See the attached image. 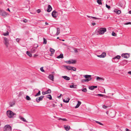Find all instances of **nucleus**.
I'll return each instance as SVG.
<instances>
[{"label":"nucleus","instance_id":"nucleus-1","mask_svg":"<svg viewBox=\"0 0 131 131\" xmlns=\"http://www.w3.org/2000/svg\"><path fill=\"white\" fill-rule=\"evenodd\" d=\"M6 114L8 117L10 118H11L13 117V116L16 115V114L13 113L12 111L8 110L7 111Z\"/></svg>","mask_w":131,"mask_h":131},{"label":"nucleus","instance_id":"nucleus-2","mask_svg":"<svg viewBox=\"0 0 131 131\" xmlns=\"http://www.w3.org/2000/svg\"><path fill=\"white\" fill-rule=\"evenodd\" d=\"M106 31V29L105 28H101L98 29V32L100 35L103 34Z\"/></svg>","mask_w":131,"mask_h":131},{"label":"nucleus","instance_id":"nucleus-3","mask_svg":"<svg viewBox=\"0 0 131 131\" xmlns=\"http://www.w3.org/2000/svg\"><path fill=\"white\" fill-rule=\"evenodd\" d=\"M12 128L9 125H6L4 127V131H11Z\"/></svg>","mask_w":131,"mask_h":131},{"label":"nucleus","instance_id":"nucleus-4","mask_svg":"<svg viewBox=\"0 0 131 131\" xmlns=\"http://www.w3.org/2000/svg\"><path fill=\"white\" fill-rule=\"evenodd\" d=\"M76 62L75 60H70L68 61H65V62L67 63L70 64L71 63L74 64Z\"/></svg>","mask_w":131,"mask_h":131},{"label":"nucleus","instance_id":"nucleus-5","mask_svg":"<svg viewBox=\"0 0 131 131\" xmlns=\"http://www.w3.org/2000/svg\"><path fill=\"white\" fill-rule=\"evenodd\" d=\"M108 116L111 118H113L115 116V113L114 111L110 112L108 114Z\"/></svg>","mask_w":131,"mask_h":131},{"label":"nucleus","instance_id":"nucleus-6","mask_svg":"<svg viewBox=\"0 0 131 131\" xmlns=\"http://www.w3.org/2000/svg\"><path fill=\"white\" fill-rule=\"evenodd\" d=\"M7 15V13L6 12H5V11L3 10H2V12H1L0 15L5 17H6Z\"/></svg>","mask_w":131,"mask_h":131},{"label":"nucleus","instance_id":"nucleus-7","mask_svg":"<svg viewBox=\"0 0 131 131\" xmlns=\"http://www.w3.org/2000/svg\"><path fill=\"white\" fill-rule=\"evenodd\" d=\"M122 56L126 58H128L129 57V54L127 53H123L122 54Z\"/></svg>","mask_w":131,"mask_h":131},{"label":"nucleus","instance_id":"nucleus-8","mask_svg":"<svg viewBox=\"0 0 131 131\" xmlns=\"http://www.w3.org/2000/svg\"><path fill=\"white\" fill-rule=\"evenodd\" d=\"M44 96H41L37 98L36 99V101L37 103H39L40 101L42 100L43 98L44 97Z\"/></svg>","mask_w":131,"mask_h":131},{"label":"nucleus","instance_id":"nucleus-9","mask_svg":"<svg viewBox=\"0 0 131 131\" xmlns=\"http://www.w3.org/2000/svg\"><path fill=\"white\" fill-rule=\"evenodd\" d=\"M51 93V90L49 89L46 92H42V94L43 95H44L46 94L50 93Z\"/></svg>","mask_w":131,"mask_h":131},{"label":"nucleus","instance_id":"nucleus-10","mask_svg":"<svg viewBox=\"0 0 131 131\" xmlns=\"http://www.w3.org/2000/svg\"><path fill=\"white\" fill-rule=\"evenodd\" d=\"M106 53L104 52H103L102 54L100 55H97V56L100 58H104L106 56Z\"/></svg>","mask_w":131,"mask_h":131},{"label":"nucleus","instance_id":"nucleus-11","mask_svg":"<svg viewBox=\"0 0 131 131\" xmlns=\"http://www.w3.org/2000/svg\"><path fill=\"white\" fill-rule=\"evenodd\" d=\"M57 13V12L56 11L54 10L53 11L52 13V16L54 18L57 17L56 14Z\"/></svg>","mask_w":131,"mask_h":131},{"label":"nucleus","instance_id":"nucleus-12","mask_svg":"<svg viewBox=\"0 0 131 131\" xmlns=\"http://www.w3.org/2000/svg\"><path fill=\"white\" fill-rule=\"evenodd\" d=\"M127 63V61L124 60L123 61L121 62V65L124 66Z\"/></svg>","mask_w":131,"mask_h":131},{"label":"nucleus","instance_id":"nucleus-13","mask_svg":"<svg viewBox=\"0 0 131 131\" xmlns=\"http://www.w3.org/2000/svg\"><path fill=\"white\" fill-rule=\"evenodd\" d=\"M52 9V8L51 6L49 5H48V8L47 9V11L48 12H50Z\"/></svg>","mask_w":131,"mask_h":131},{"label":"nucleus","instance_id":"nucleus-14","mask_svg":"<svg viewBox=\"0 0 131 131\" xmlns=\"http://www.w3.org/2000/svg\"><path fill=\"white\" fill-rule=\"evenodd\" d=\"M64 67L66 68L68 70H71L72 68H73V67H71L70 66H64Z\"/></svg>","mask_w":131,"mask_h":131},{"label":"nucleus","instance_id":"nucleus-15","mask_svg":"<svg viewBox=\"0 0 131 131\" xmlns=\"http://www.w3.org/2000/svg\"><path fill=\"white\" fill-rule=\"evenodd\" d=\"M64 127L66 131L69 130L70 128V127L68 125H64Z\"/></svg>","mask_w":131,"mask_h":131},{"label":"nucleus","instance_id":"nucleus-16","mask_svg":"<svg viewBox=\"0 0 131 131\" xmlns=\"http://www.w3.org/2000/svg\"><path fill=\"white\" fill-rule=\"evenodd\" d=\"M49 78L52 81H53L54 79V77L53 74H50L48 76Z\"/></svg>","mask_w":131,"mask_h":131},{"label":"nucleus","instance_id":"nucleus-17","mask_svg":"<svg viewBox=\"0 0 131 131\" xmlns=\"http://www.w3.org/2000/svg\"><path fill=\"white\" fill-rule=\"evenodd\" d=\"M97 88V86H89V89L91 90H93L95 88Z\"/></svg>","mask_w":131,"mask_h":131},{"label":"nucleus","instance_id":"nucleus-18","mask_svg":"<svg viewBox=\"0 0 131 131\" xmlns=\"http://www.w3.org/2000/svg\"><path fill=\"white\" fill-rule=\"evenodd\" d=\"M114 12L115 13L117 14H119L121 13V11L120 10H117V9H115L114 10Z\"/></svg>","mask_w":131,"mask_h":131},{"label":"nucleus","instance_id":"nucleus-19","mask_svg":"<svg viewBox=\"0 0 131 131\" xmlns=\"http://www.w3.org/2000/svg\"><path fill=\"white\" fill-rule=\"evenodd\" d=\"M50 51L51 53V54L50 55V56H52V55H53V54L54 53V52L55 50L54 49H53L51 48H50Z\"/></svg>","mask_w":131,"mask_h":131},{"label":"nucleus","instance_id":"nucleus-20","mask_svg":"<svg viewBox=\"0 0 131 131\" xmlns=\"http://www.w3.org/2000/svg\"><path fill=\"white\" fill-rule=\"evenodd\" d=\"M78 104L75 107V108H78L81 103V102L80 101H78Z\"/></svg>","mask_w":131,"mask_h":131},{"label":"nucleus","instance_id":"nucleus-21","mask_svg":"<svg viewBox=\"0 0 131 131\" xmlns=\"http://www.w3.org/2000/svg\"><path fill=\"white\" fill-rule=\"evenodd\" d=\"M62 77L64 79L67 80H69L70 79L69 77L66 76H62Z\"/></svg>","mask_w":131,"mask_h":131},{"label":"nucleus","instance_id":"nucleus-22","mask_svg":"<svg viewBox=\"0 0 131 131\" xmlns=\"http://www.w3.org/2000/svg\"><path fill=\"white\" fill-rule=\"evenodd\" d=\"M87 16L88 17V18H89L90 19L91 18H92L95 19H100V18H96V17H95L90 16H89L88 15H87Z\"/></svg>","mask_w":131,"mask_h":131},{"label":"nucleus","instance_id":"nucleus-23","mask_svg":"<svg viewBox=\"0 0 131 131\" xmlns=\"http://www.w3.org/2000/svg\"><path fill=\"white\" fill-rule=\"evenodd\" d=\"M36 48L33 47L31 49V52L32 53H34L36 51Z\"/></svg>","mask_w":131,"mask_h":131},{"label":"nucleus","instance_id":"nucleus-24","mask_svg":"<svg viewBox=\"0 0 131 131\" xmlns=\"http://www.w3.org/2000/svg\"><path fill=\"white\" fill-rule=\"evenodd\" d=\"M46 98H48L51 100L52 99V97L51 95L50 94L46 96Z\"/></svg>","mask_w":131,"mask_h":131},{"label":"nucleus","instance_id":"nucleus-25","mask_svg":"<svg viewBox=\"0 0 131 131\" xmlns=\"http://www.w3.org/2000/svg\"><path fill=\"white\" fill-rule=\"evenodd\" d=\"M120 58H121L120 56L119 55H117L116 56L113 58V59H120Z\"/></svg>","mask_w":131,"mask_h":131},{"label":"nucleus","instance_id":"nucleus-26","mask_svg":"<svg viewBox=\"0 0 131 131\" xmlns=\"http://www.w3.org/2000/svg\"><path fill=\"white\" fill-rule=\"evenodd\" d=\"M19 118L22 121H23V122H26L27 121H26V119L22 117L21 116H20L19 117Z\"/></svg>","mask_w":131,"mask_h":131},{"label":"nucleus","instance_id":"nucleus-27","mask_svg":"<svg viewBox=\"0 0 131 131\" xmlns=\"http://www.w3.org/2000/svg\"><path fill=\"white\" fill-rule=\"evenodd\" d=\"M58 58H63V54H61L60 55L57 57Z\"/></svg>","mask_w":131,"mask_h":131},{"label":"nucleus","instance_id":"nucleus-28","mask_svg":"<svg viewBox=\"0 0 131 131\" xmlns=\"http://www.w3.org/2000/svg\"><path fill=\"white\" fill-rule=\"evenodd\" d=\"M91 75H83V76L84 77H85V78L87 79L88 78H91Z\"/></svg>","mask_w":131,"mask_h":131},{"label":"nucleus","instance_id":"nucleus-29","mask_svg":"<svg viewBox=\"0 0 131 131\" xmlns=\"http://www.w3.org/2000/svg\"><path fill=\"white\" fill-rule=\"evenodd\" d=\"M70 100V99L69 98H68L66 99V100L63 99V101L64 102L67 103L69 102Z\"/></svg>","mask_w":131,"mask_h":131},{"label":"nucleus","instance_id":"nucleus-30","mask_svg":"<svg viewBox=\"0 0 131 131\" xmlns=\"http://www.w3.org/2000/svg\"><path fill=\"white\" fill-rule=\"evenodd\" d=\"M57 33H56V35H58L60 33V29L59 28H57Z\"/></svg>","mask_w":131,"mask_h":131},{"label":"nucleus","instance_id":"nucleus-31","mask_svg":"<svg viewBox=\"0 0 131 131\" xmlns=\"http://www.w3.org/2000/svg\"><path fill=\"white\" fill-rule=\"evenodd\" d=\"M92 79V78H87L85 79H84V81L85 82H88L89 81L91 80Z\"/></svg>","mask_w":131,"mask_h":131},{"label":"nucleus","instance_id":"nucleus-32","mask_svg":"<svg viewBox=\"0 0 131 131\" xmlns=\"http://www.w3.org/2000/svg\"><path fill=\"white\" fill-rule=\"evenodd\" d=\"M76 85H70V88H74L75 89L76 88Z\"/></svg>","mask_w":131,"mask_h":131},{"label":"nucleus","instance_id":"nucleus-33","mask_svg":"<svg viewBox=\"0 0 131 131\" xmlns=\"http://www.w3.org/2000/svg\"><path fill=\"white\" fill-rule=\"evenodd\" d=\"M101 1V0H97V2L99 5L102 4Z\"/></svg>","mask_w":131,"mask_h":131},{"label":"nucleus","instance_id":"nucleus-34","mask_svg":"<svg viewBox=\"0 0 131 131\" xmlns=\"http://www.w3.org/2000/svg\"><path fill=\"white\" fill-rule=\"evenodd\" d=\"M26 54L30 57H31L32 56V54L29 51H27Z\"/></svg>","mask_w":131,"mask_h":131},{"label":"nucleus","instance_id":"nucleus-35","mask_svg":"<svg viewBox=\"0 0 131 131\" xmlns=\"http://www.w3.org/2000/svg\"><path fill=\"white\" fill-rule=\"evenodd\" d=\"M40 91H39L35 95V96L36 97L37 96H39L40 95Z\"/></svg>","mask_w":131,"mask_h":131},{"label":"nucleus","instance_id":"nucleus-36","mask_svg":"<svg viewBox=\"0 0 131 131\" xmlns=\"http://www.w3.org/2000/svg\"><path fill=\"white\" fill-rule=\"evenodd\" d=\"M26 100H31V98L28 95H27L26 96Z\"/></svg>","mask_w":131,"mask_h":131},{"label":"nucleus","instance_id":"nucleus-37","mask_svg":"<svg viewBox=\"0 0 131 131\" xmlns=\"http://www.w3.org/2000/svg\"><path fill=\"white\" fill-rule=\"evenodd\" d=\"M43 44H46L47 43V40H46L45 38H43Z\"/></svg>","mask_w":131,"mask_h":131},{"label":"nucleus","instance_id":"nucleus-38","mask_svg":"<svg viewBox=\"0 0 131 131\" xmlns=\"http://www.w3.org/2000/svg\"><path fill=\"white\" fill-rule=\"evenodd\" d=\"M15 103L14 102H13L10 103V107H12L13 105H14Z\"/></svg>","mask_w":131,"mask_h":131},{"label":"nucleus","instance_id":"nucleus-39","mask_svg":"<svg viewBox=\"0 0 131 131\" xmlns=\"http://www.w3.org/2000/svg\"><path fill=\"white\" fill-rule=\"evenodd\" d=\"M99 79L102 80H104V79L103 78H101L99 77H96V79L98 80V79Z\"/></svg>","mask_w":131,"mask_h":131},{"label":"nucleus","instance_id":"nucleus-40","mask_svg":"<svg viewBox=\"0 0 131 131\" xmlns=\"http://www.w3.org/2000/svg\"><path fill=\"white\" fill-rule=\"evenodd\" d=\"M95 121L96 123L100 125H103V124H102V123H101L98 121Z\"/></svg>","mask_w":131,"mask_h":131},{"label":"nucleus","instance_id":"nucleus-41","mask_svg":"<svg viewBox=\"0 0 131 131\" xmlns=\"http://www.w3.org/2000/svg\"><path fill=\"white\" fill-rule=\"evenodd\" d=\"M9 33V32L8 31H7L6 33H4L3 35L5 36H7L8 35Z\"/></svg>","mask_w":131,"mask_h":131},{"label":"nucleus","instance_id":"nucleus-42","mask_svg":"<svg viewBox=\"0 0 131 131\" xmlns=\"http://www.w3.org/2000/svg\"><path fill=\"white\" fill-rule=\"evenodd\" d=\"M82 91L83 92H86L87 91V89L86 88H84L82 90Z\"/></svg>","mask_w":131,"mask_h":131},{"label":"nucleus","instance_id":"nucleus-43","mask_svg":"<svg viewBox=\"0 0 131 131\" xmlns=\"http://www.w3.org/2000/svg\"><path fill=\"white\" fill-rule=\"evenodd\" d=\"M4 43L5 45L6 46V47H7L8 44V41L5 42Z\"/></svg>","mask_w":131,"mask_h":131},{"label":"nucleus","instance_id":"nucleus-44","mask_svg":"<svg viewBox=\"0 0 131 131\" xmlns=\"http://www.w3.org/2000/svg\"><path fill=\"white\" fill-rule=\"evenodd\" d=\"M40 70L42 72H45V71L43 69V67H41L40 68Z\"/></svg>","mask_w":131,"mask_h":131},{"label":"nucleus","instance_id":"nucleus-45","mask_svg":"<svg viewBox=\"0 0 131 131\" xmlns=\"http://www.w3.org/2000/svg\"><path fill=\"white\" fill-rule=\"evenodd\" d=\"M104 97L105 98H110L111 97L109 96H107L104 95Z\"/></svg>","mask_w":131,"mask_h":131},{"label":"nucleus","instance_id":"nucleus-46","mask_svg":"<svg viewBox=\"0 0 131 131\" xmlns=\"http://www.w3.org/2000/svg\"><path fill=\"white\" fill-rule=\"evenodd\" d=\"M112 35L113 36H116V34L115 32H113L112 33Z\"/></svg>","mask_w":131,"mask_h":131},{"label":"nucleus","instance_id":"nucleus-47","mask_svg":"<svg viewBox=\"0 0 131 131\" xmlns=\"http://www.w3.org/2000/svg\"><path fill=\"white\" fill-rule=\"evenodd\" d=\"M124 24L125 25H127L128 24L131 25V22H129L127 23Z\"/></svg>","mask_w":131,"mask_h":131},{"label":"nucleus","instance_id":"nucleus-48","mask_svg":"<svg viewBox=\"0 0 131 131\" xmlns=\"http://www.w3.org/2000/svg\"><path fill=\"white\" fill-rule=\"evenodd\" d=\"M27 20L26 19L23 20V21L24 23H26L27 22Z\"/></svg>","mask_w":131,"mask_h":131},{"label":"nucleus","instance_id":"nucleus-49","mask_svg":"<svg viewBox=\"0 0 131 131\" xmlns=\"http://www.w3.org/2000/svg\"><path fill=\"white\" fill-rule=\"evenodd\" d=\"M106 7L108 9H110V6L108 5L107 4L106 5Z\"/></svg>","mask_w":131,"mask_h":131},{"label":"nucleus","instance_id":"nucleus-50","mask_svg":"<svg viewBox=\"0 0 131 131\" xmlns=\"http://www.w3.org/2000/svg\"><path fill=\"white\" fill-rule=\"evenodd\" d=\"M24 93L22 92H20L19 93V94L18 95L19 96L21 95H22V94H23Z\"/></svg>","mask_w":131,"mask_h":131},{"label":"nucleus","instance_id":"nucleus-51","mask_svg":"<svg viewBox=\"0 0 131 131\" xmlns=\"http://www.w3.org/2000/svg\"><path fill=\"white\" fill-rule=\"evenodd\" d=\"M98 96H104V95L101 94H99L97 95Z\"/></svg>","mask_w":131,"mask_h":131},{"label":"nucleus","instance_id":"nucleus-52","mask_svg":"<svg viewBox=\"0 0 131 131\" xmlns=\"http://www.w3.org/2000/svg\"><path fill=\"white\" fill-rule=\"evenodd\" d=\"M4 38V41H5V42L8 41L7 40V38H6L5 37Z\"/></svg>","mask_w":131,"mask_h":131},{"label":"nucleus","instance_id":"nucleus-53","mask_svg":"<svg viewBox=\"0 0 131 131\" xmlns=\"http://www.w3.org/2000/svg\"><path fill=\"white\" fill-rule=\"evenodd\" d=\"M108 107V106H105V105H103V108H104V109H105V108H106L107 107Z\"/></svg>","mask_w":131,"mask_h":131},{"label":"nucleus","instance_id":"nucleus-54","mask_svg":"<svg viewBox=\"0 0 131 131\" xmlns=\"http://www.w3.org/2000/svg\"><path fill=\"white\" fill-rule=\"evenodd\" d=\"M16 40L17 42H19V41L20 40V39L17 38L16 39Z\"/></svg>","mask_w":131,"mask_h":131},{"label":"nucleus","instance_id":"nucleus-55","mask_svg":"<svg viewBox=\"0 0 131 131\" xmlns=\"http://www.w3.org/2000/svg\"><path fill=\"white\" fill-rule=\"evenodd\" d=\"M41 12V10L40 9H38L37 10V12L38 13H39Z\"/></svg>","mask_w":131,"mask_h":131},{"label":"nucleus","instance_id":"nucleus-56","mask_svg":"<svg viewBox=\"0 0 131 131\" xmlns=\"http://www.w3.org/2000/svg\"><path fill=\"white\" fill-rule=\"evenodd\" d=\"M74 52L75 53H78V50H77V49H75L74 50Z\"/></svg>","mask_w":131,"mask_h":131},{"label":"nucleus","instance_id":"nucleus-57","mask_svg":"<svg viewBox=\"0 0 131 131\" xmlns=\"http://www.w3.org/2000/svg\"><path fill=\"white\" fill-rule=\"evenodd\" d=\"M72 69L74 71H76V68L74 67L73 68H72Z\"/></svg>","mask_w":131,"mask_h":131},{"label":"nucleus","instance_id":"nucleus-58","mask_svg":"<svg viewBox=\"0 0 131 131\" xmlns=\"http://www.w3.org/2000/svg\"><path fill=\"white\" fill-rule=\"evenodd\" d=\"M52 106L53 107H55V106H56L57 105H55L54 104H52Z\"/></svg>","mask_w":131,"mask_h":131},{"label":"nucleus","instance_id":"nucleus-59","mask_svg":"<svg viewBox=\"0 0 131 131\" xmlns=\"http://www.w3.org/2000/svg\"><path fill=\"white\" fill-rule=\"evenodd\" d=\"M91 24L93 26H94L96 25V23H91Z\"/></svg>","mask_w":131,"mask_h":131},{"label":"nucleus","instance_id":"nucleus-60","mask_svg":"<svg viewBox=\"0 0 131 131\" xmlns=\"http://www.w3.org/2000/svg\"><path fill=\"white\" fill-rule=\"evenodd\" d=\"M62 94H60V96H58V97L59 98H60L62 96Z\"/></svg>","mask_w":131,"mask_h":131},{"label":"nucleus","instance_id":"nucleus-61","mask_svg":"<svg viewBox=\"0 0 131 131\" xmlns=\"http://www.w3.org/2000/svg\"><path fill=\"white\" fill-rule=\"evenodd\" d=\"M64 121H67V120L66 118H62V120Z\"/></svg>","mask_w":131,"mask_h":131},{"label":"nucleus","instance_id":"nucleus-62","mask_svg":"<svg viewBox=\"0 0 131 131\" xmlns=\"http://www.w3.org/2000/svg\"><path fill=\"white\" fill-rule=\"evenodd\" d=\"M35 45H36V48L38 47V45L37 44H36L34 45V46H35Z\"/></svg>","mask_w":131,"mask_h":131},{"label":"nucleus","instance_id":"nucleus-63","mask_svg":"<svg viewBox=\"0 0 131 131\" xmlns=\"http://www.w3.org/2000/svg\"><path fill=\"white\" fill-rule=\"evenodd\" d=\"M126 131H130V130L126 128Z\"/></svg>","mask_w":131,"mask_h":131},{"label":"nucleus","instance_id":"nucleus-64","mask_svg":"<svg viewBox=\"0 0 131 131\" xmlns=\"http://www.w3.org/2000/svg\"><path fill=\"white\" fill-rule=\"evenodd\" d=\"M128 73L129 74H131V71H129L128 72Z\"/></svg>","mask_w":131,"mask_h":131}]
</instances>
